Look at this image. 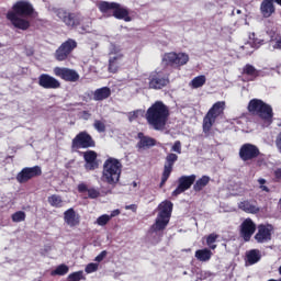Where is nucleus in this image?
<instances>
[{"instance_id": "15", "label": "nucleus", "mask_w": 281, "mask_h": 281, "mask_svg": "<svg viewBox=\"0 0 281 281\" xmlns=\"http://www.w3.org/2000/svg\"><path fill=\"white\" fill-rule=\"evenodd\" d=\"M239 157L241 161H251L260 157V149L254 144L246 143L239 149Z\"/></svg>"}, {"instance_id": "47", "label": "nucleus", "mask_w": 281, "mask_h": 281, "mask_svg": "<svg viewBox=\"0 0 281 281\" xmlns=\"http://www.w3.org/2000/svg\"><path fill=\"white\" fill-rule=\"evenodd\" d=\"M109 216H111V218H114V216H120V210L112 211Z\"/></svg>"}, {"instance_id": "26", "label": "nucleus", "mask_w": 281, "mask_h": 281, "mask_svg": "<svg viewBox=\"0 0 281 281\" xmlns=\"http://www.w3.org/2000/svg\"><path fill=\"white\" fill-rule=\"evenodd\" d=\"M238 207L247 214H258V212H260V207H258L256 204L251 203L248 200L239 202Z\"/></svg>"}, {"instance_id": "52", "label": "nucleus", "mask_w": 281, "mask_h": 281, "mask_svg": "<svg viewBox=\"0 0 281 281\" xmlns=\"http://www.w3.org/2000/svg\"><path fill=\"white\" fill-rule=\"evenodd\" d=\"M279 273H280V276H281V267L279 268Z\"/></svg>"}, {"instance_id": "34", "label": "nucleus", "mask_w": 281, "mask_h": 281, "mask_svg": "<svg viewBox=\"0 0 281 281\" xmlns=\"http://www.w3.org/2000/svg\"><path fill=\"white\" fill-rule=\"evenodd\" d=\"M249 43L246 44L245 49H247V47H249V45H251V47H254V49H258V47H260V45H262V40H258L256 38V33H251L249 35Z\"/></svg>"}, {"instance_id": "46", "label": "nucleus", "mask_w": 281, "mask_h": 281, "mask_svg": "<svg viewBox=\"0 0 281 281\" xmlns=\"http://www.w3.org/2000/svg\"><path fill=\"white\" fill-rule=\"evenodd\" d=\"M272 47H273V49H281V37L272 41Z\"/></svg>"}, {"instance_id": "11", "label": "nucleus", "mask_w": 281, "mask_h": 281, "mask_svg": "<svg viewBox=\"0 0 281 281\" xmlns=\"http://www.w3.org/2000/svg\"><path fill=\"white\" fill-rule=\"evenodd\" d=\"M76 47H78V43L72 38L64 42L55 52L56 60H58L59 63H61L63 60H67L69 54H71L76 49Z\"/></svg>"}, {"instance_id": "12", "label": "nucleus", "mask_w": 281, "mask_h": 281, "mask_svg": "<svg viewBox=\"0 0 281 281\" xmlns=\"http://www.w3.org/2000/svg\"><path fill=\"white\" fill-rule=\"evenodd\" d=\"M149 89H164V87H168L170 85V79L164 71H153L149 75Z\"/></svg>"}, {"instance_id": "21", "label": "nucleus", "mask_w": 281, "mask_h": 281, "mask_svg": "<svg viewBox=\"0 0 281 281\" xmlns=\"http://www.w3.org/2000/svg\"><path fill=\"white\" fill-rule=\"evenodd\" d=\"M38 85L43 89H60V81L47 74H42L38 77Z\"/></svg>"}, {"instance_id": "10", "label": "nucleus", "mask_w": 281, "mask_h": 281, "mask_svg": "<svg viewBox=\"0 0 281 281\" xmlns=\"http://www.w3.org/2000/svg\"><path fill=\"white\" fill-rule=\"evenodd\" d=\"M124 60V54H122V48L120 46L111 44L110 46V59H109V71L111 74H117V69Z\"/></svg>"}, {"instance_id": "35", "label": "nucleus", "mask_w": 281, "mask_h": 281, "mask_svg": "<svg viewBox=\"0 0 281 281\" xmlns=\"http://www.w3.org/2000/svg\"><path fill=\"white\" fill-rule=\"evenodd\" d=\"M25 217L26 215L23 211H18L11 216L13 223H23V221H25Z\"/></svg>"}, {"instance_id": "31", "label": "nucleus", "mask_w": 281, "mask_h": 281, "mask_svg": "<svg viewBox=\"0 0 281 281\" xmlns=\"http://www.w3.org/2000/svg\"><path fill=\"white\" fill-rule=\"evenodd\" d=\"M209 183H210V177L203 176L202 178L196 180V182L193 186V190L195 192H201V190H203L205 186H207Z\"/></svg>"}, {"instance_id": "41", "label": "nucleus", "mask_w": 281, "mask_h": 281, "mask_svg": "<svg viewBox=\"0 0 281 281\" xmlns=\"http://www.w3.org/2000/svg\"><path fill=\"white\" fill-rule=\"evenodd\" d=\"M82 278V271H77L68 276V281H81Z\"/></svg>"}, {"instance_id": "20", "label": "nucleus", "mask_w": 281, "mask_h": 281, "mask_svg": "<svg viewBox=\"0 0 281 281\" xmlns=\"http://www.w3.org/2000/svg\"><path fill=\"white\" fill-rule=\"evenodd\" d=\"M273 226L271 225H259L255 235V240L259 244L269 243L271 240Z\"/></svg>"}, {"instance_id": "43", "label": "nucleus", "mask_w": 281, "mask_h": 281, "mask_svg": "<svg viewBox=\"0 0 281 281\" xmlns=\"http://www.w3.org/2000/svg\"><path fill=\"white\" fill-rule=\"evenodd\" d=\"M171 150L172 153H178V155H181V140H176L171 147Z\"/></svg>"}, {"instance_id": "25", "label": "nucleus", "mask_w": 281, "mask_h": 281, "mask_svg": "<svg viewBox=\"0 0 281 281\" xmlns=\"http://www.w3.org/2000/svg\"><path fill=\"white\" fill-rule=\"evenodd\" d=\"M77 190L81 194L88 192V199H98V196H100V190L95 188H89L85 182L79 183Z\"/></svg>"}, {"instance_id": "33", "label": "nucleus", "mask_w": 281, "mask_h": 281, "mask_svg": "<svg viewBox=\"0 0 281 281\" xmlns=\"http://www.w3.org/2000/svg\"><path fill=\"white\" fill-rule=\"evenodd\" d=\"M69 273V266L61 263L50 272V276H67Z\"/></svg>"}, {"instance_id": "54", "label": "nucleus", "mask_w": 281, "mask_h": 281, "mask_svg": "<svg viewBox=\"0 0 281 281\" xmlns=\"http://www.w3.org/2000/svg\"><path fill=\"white\" fill-rule=\"evenodd\" d=\"M1 47H3V44H2V43H0V48H1Z\"/></svg>"}, {"instance_id": "22", "label": "nucleus", "mask_w": 281, "mask_h": 281, "mask_svg": "<svg viewBox=\"0 0 281 281\" xmlns=\"http://www.w3.org/2000/svg\"><path fill=\"white\" fill-rule=\"evenodd\" d=\"M64 222L68 227H77L80 225V215L74 209H68L64 212Z\"/></svg>"}, {"instance_id": "4", "label": "nucleus", "mask_w": 281, "mask_h": 281, "mask_svg": "<svg viewBox=\"0 0 281 281\" xmlns=\"http://www.w3.org/2000/svg\"><path fill=\"white\" fill-rule=\"evenodd\" d=\"M122 175V162L115 158H108L103 164V171L101 181L108 183L112 188H115L120 183V177Z\"/></svg>"}, {"instance_id": "49", "label": "nucleus", "mask_w": 281, "mask_h": 281, "mask_svg": "<svg viewBox=\"0 0 281 281\" xmlns=\"http://www.w3.org/2000/svg\"><path fill=\"white\" fill-rule=\"evenodd\" d=\"M207 276H210V273L204 272V276H203V272H202V274H201V280H203V279L207 278Z\"/></svg>"}, {"instance_id": "27", "label": "nucleus", "mask_w": 281, "mask_h": 281, "mask_svg": "<svg viewBox=\"0 0 281 281\" xmlns=\"http://www.w3.org/2000/svg\"><path fill=\"white\" fill-rule=\"evenodd\" d=\"M108 98H111V88L109 87L99 88L93 93V100L97 102L106 100Z\"/></svg>"}, {"instance_id": "29", "label": "nucleus", "mask_w": 281, "mask_h": 281, "mask_svg": "<svg viewBox=\"0 0 281 281\" xmlns=\"http://www.w3.org/2000/svg\"><path fill=\"white\" fill-rule=\"evenodd\" d=\"M195 258L200 262H209L212 259V250L204 248L195 251Z\"/></svg>"}, {"instance_id": "39", "label": "nucleus", "mask_w": 281, "mask_h": 281, "mask_svg": "<svg viewBox=\"0 0 281 281\" xmlns=\"http://www.w3.org/2000/svg\"><path fill=\"white\" fill-rule=\"evenodd\" d=\"M109 221H111V216L103 214L97 218L95 224L100 227H104V225H106Z\"/></svg>"}, {"instance_id": "30", "label": "nucleus", "mask_w": 281, "mask_h": 281, "mask_svg": "<svg viewBox=\"0 0 281 281\" xmlns=\"http://www.w3.org/2000/svg\"><path fill=\"white\" fill-rule=\"evenodd\" d=\"M205 82H207L205 75H200L190 81L189 87H191V89H201Z\"/></svg>"}, {"instance_id": "17", "label": "nucleus", "mask_w": 281, "mask_h": 281, "mask_svg": "<svg viewBox=\"0 0 281 281\" xmlns=\"http://www.w3.org/2000/svg\"><path fill=\"white\" fill-rule=\"evenodd\" d=\"M179 159V156L177 154H168L166 156L165 166H164V172L161 177L160 188H164L166 184V181L170 178V175L172 173V168L175 166V162Z\"/></svg>"}, {"instance_id": "28", "label": "nucleus", "mask_w": 281, "mask_h": 281, "mask_svg": "<svg viewBox=\"0 0 281 281\" xmlns=\"http://www.w3.org/2000/svg\"><path fill=\"white\" fill-rule=\"evenodd\" d=\"M260 258H262V255L258 249H251L246 254L248 265H256L257 262H260Z\"/></svg>"}, {"instance_id": "44", "label": "nucleus", "mask_w": 281, "mask_h": 281, "mask_svg": "<svg viewBox=\"0 0 281 281\" xmlns=\"http://www.w3.org/2000/svg\"><path fill=\"white\" fill-rule=\"evenodd\" d=\"M258 183L260 186V190H262L263 192H269V187L265 186L267 183V180L260 178L258 180Z\"/></svg>"}, {"instance_id": "53", "label": "nucleus", "mask_w": 281, "mask_h": 281, "mask_svg": "<svg viewBox=\"0 0 281 281\" xmlns=\"http://www.w3.org/2000/svg\"><path fill=\"white\" fill-rule=\"evenodd\" d=\"M237 14H240V10H237Z\"/></svg>"}, {"instance_id": "36", "label": "nucleus", "mask_w": 281, "mask_h": 281, "mask_svg": "<svg viewBox=\"0 0 281 281\" xmlns=\"http://www.w3.org/2000/svg\"><path fill=\"white\" fill-rule=\"evenodd\" d=\"M244 74H246L247 76H251V78H257L258 76V71L252 65H246L244 68Z\"/></svg>"}, {"instance_id": "51", "label": "nucleus", "mask_w": 281, "mask_h": 281, "mask_svg": "<svg viewBox=\"0 0 281 281\" xmlns=\"http://www.w3.org/2000/svg\"><path fill=\"white\" fill-rule=\"evenodd\" d=\"M105 194H111V190H109L108 192H105Z\"/></svg>"}, {"instance_id": "18", "label": "nucleus", "mask_w": 281, "mask_h": 281, "mask_svg": "<svg viewBox=\"0 0 281 281\" xmlns=\"http://www.w3.org/2000/svg\"><path fill=\"white\" fill-rule=\"evenodd\" d=\"M196 181V176L191 175V176H181L178 179V187L177 189L172 192V196H179V194H183L186 190H190L192 188V184Z\"/></svg>"}, {"instance_id": "24", "label": "nucleus", "mask_w": 281, "mask_h": 281, "mask_svg": "<svg viewBox=\"0 0 281 281\" xmlns=\"http://www.w3.org/2000/svg\"><path fill=\"white\" fill-rule=\"evenodd\" d=\"M83 159L86 161V170H95L98 168V154L93 150L83 153Z\"/></svg>"}, {"instance_id": "1", "label": "nucleus", "mask_w": 281, "mask_h": 281, "mask_svg": "<svg viewBox=\"0 0 281 281\" xmlns=\"http://www.w3.org/2000/svg\"><path fill=\"white\" fill-rule=\"evenodd\" d=\"M48 12H52L56 21L64 23L66 27H79L82 32L91 30V19L85 18L80 13L69 12L63 8L48 7Z\"/></svg>"}, {"instance_id": "7", "label": "nucleus", "mask_w": 281, "mask_h": 281, "mask_svg": "<svg viewBox=\"0 0 281 281\" xmlns=\"http://www.w3.org/2000/svg\"><path fill=\"white\" fill-rule=\"evenodd\" d=\"M98 8L102 14H109L111 10H113V16L115 19H123V21H131V16H128V9L122 7V4L117 2H106L101 1L98 4Z\"/></svg>"}, {"instance_id": "3", "label": "nucleus", "mask_w": 281, "mask_h": 281, "mask_svg": "<svg viewBox=\"0 0 281 281\" xmlns=\"http://www.w3.org/2000/svg\"><path fill=\"white\" fill-rule=\"evenodd\" d=\"M34 13V7L27 1H18L13 5V11L7 13V19L15 26L18 30H29L30 21L25 20V16H32ZM23 16V18H22Z\"/></svg>"}, {"instance_id": "38", "label": "nucleus", "mask_w": 281, "mask_h": 281, "mask_svg": "<svg viewBox=\"0 0 281 281\" xmlns=\"http://www.w3.org/2000/svg\"><path fill=\"white\" fill-rule=\"evenodd\" d=\"M139 115H144V110H135L127 113V117L130 122H135Z\"/></svg>"}, {"instance_id": "23", "label": "nucleus", "mask_w": 281, "mask_h": 281, "mask_svg": "<svg viewBox=\"0 0 281 281\" xmlns=\"http://www.w3.org/2000/svg\"><path fill=\"white\" fill-rule=\"evenodd\" d=\"M138 143L136 148L139 150H146V148H153V146H157V140L150 136L144 135V133H138Z\"/></svg>"}, {"instance_id": "40", "label": "nucleus", "mask_w": 281, "mask_h": 281, "mask_svg": "<svg viewBox=\"0 0 281 281\" xmlns=\"http://www.w3.org/2000/svg\"><path fill=\"white\" fill-rule=\"evenodd\" d=\"M93 127L95 128V131H98V133H104V131H106V125L100 120L94 121Z\"/></svg>"}, {"instance_id": "14", "label": "nucleus", "mask_w": 281, "mask_h": 281, "mask_svg": "<svg viewBox=\"0 0 281 281\" xmlns=\"http://www.w3.org/2000/svg\"><path fill=\"white\" fill-rule=\"evenodd\" d=\"M42 175L43 170L38 166L25 167L18 173L16 181L18 183H27L30 179H34V177H41Z\"/></svg>"}, {"instance_id": "8", "label": "nucleus", "mask_w": 281, "mask_h": 281, "mask_svg": "<svg viewBox=\"0 0 281 281\" xmlns=\"http://www.w3.org/2000/svg\"><path fill=\"white\" fill-rule=\"evenodd\" d=\"M225 111V101H218L213 104L203 119V133L207 134L212 131L216 117H218Z\"/></svg>"}, {"instance_id": "50", "label": "nucleus", "mask_w": 281, "mask_h": 281, "mask_svg": "<svg viewBox=\"0 0 281 281\" xmlns=\"http://www.w3.org/2000/svg\"><path fill=\"white\" fill-rule=\"evenodd\" d=\"M126 210H135V205H127L125 206Z\"/></svg>"}, {"instance_id": "45", "label": "nucleus", "mask_w": 281, "mask_h": 281, "mask_svg": "<svg viewBox=\"0 0 281 281\" xmlns=\"http://www.w3.org/2000/svg\"><path fill=\"white\" fill-rule=\"evenodd\" d=\"M106 250H103V251H101V254L100 255H98L97 257H95V262H102V260H104V258H106Z\"/></svg>"}, {"instance_id": "19", "label": "nucleus", "mask_w": 281, "mask_h": 281, "mask_svg": "<svg viewBox=\"0 0 281 281\" xmlns=\"http://www.w3.org/2000/svg\"><path fill=\"white\" fill-rule=\"evenodd\" d=\"M239 227H240L239 229L240 237L245 240V243H249L254 234H256V223H254L251 218H246L240 224Z\"/></svg>"}, {"instance_id": "48", "label": "nucleus", "mask_w": 281, "mask_h": 281, "mask_svg": "<svg viewBox=\"0 0 281 281\" xmlns=\"http://www.w3.org/2000/svg\"><path fill=\"white\" fill-rule=\"evenodd\" d=\"M274 177H277V179H281V168L274 171Z\"/></svg>"}, {"instance_id": "32", "label": "nucleus", "mask_w": 281, "mask_h": 281, "mask_svg": "<svg viewBox=\"0 0 281 281\" xmlns=\"http://www.w3.org/2000/svg\"><path fill=\"white\" fill-rule=\"evenodd\" d=\"M47 201L52 207H63L64 205L63 196L58 194L48 196Z\"/></svg>"}, {"instance_id": "2", "label": "nucleus", "mask_w": 281, "mask_h": 281, "mask_svg": "<svg viewBox=\"0 0 281 281\" xmlns=\"http://www.w3.org/2000/svg\"><path fill=\"white\" fill-rule=\"evenodd\" d=\"M169 117L170 109L161 101H156L145 113V120L154 131H164L166 124H168Z\"/></svg>"}, {"instance_id": "9", "label": "nucleus", "mask_w": 281, "mask_h": 281, "mask_svg": "<svg viewBox=\"0 0 281 281\" xmlns=\"http://www.w3.org/2000/svg\"><path fill=\"white\" fill-rule=\"evenodd\" d=\"M190 61V56L186 53H166L162 56L164 65H169L170 67H183Z\"/></svg>"}, {"instance_id": "5", "label": "nucleus", "mask_w": 281, "mask_h": 281, "mask_svg": "<svg viewBox=\"0 0 281 281\" xmlns=\"http://www.w3.org/2000/svg\"><path fill=\"white\" fill-rule=\"evenodd\" d=\"M159 213L156 217L155 223L151 225V232H164L170 223V216H172V202L166 200L158 206Z\"/></svg>"}, {"instance_id": "6", "label": "nucleus", "mask_w": 281, "mask_h": 281, "mask_svg": "<svg viewBox=\"0 0 281 281\" xmlns=\"http://www.w3.org/2000/svg\"><path fill=\"white\" fill-rule=\"evenodd\" d=\"M248 111L249 113H252V115H258L259 117H261V120H265L269 123H271V120L273 117V109H271V105L265 103L260 99L250 100L248 104Z\"/></svg>"}, {"instance_id": "42", "label": "nucleus", "mask_w": 281, "mask_h": 281, "mask_svg": "<svg viewBox=\"0 0 281 281\" xmlns=\"http://www.w3.org/2000/svg\"><path fill=\"white\" fill-rule=\"evenodd\" d=\"M98 267H100L98 263L92 262L86 267L85 271L86 273H95V271H98Z\"/></svg>"}, {"instance_id": "16", "label": "nucleus", "mask_w": 281, "mask_h": 281, "mask_svg": "<svg viewBox=\"0 0 281 281\" xmlns=\"http://www.w3.org/2000/svg\"><path fill=\"white\" fill-rule=\"evenodd\" d=\"M53 72L57 78H61L66 82H78L80 80V75L78 71L70 68L55 67Z\"/></svg>"}, {"instance_id": "37", "label": "nucleus", "mask_w": 281, "mask_h": 281, "mask_svg": "<svg viewBox=\"0 0 281 281\" xmlns=\"http://www.w3.org/2000/svg\"><path fill=\"white\" fill-rule=\"evenodd\" d=\"M216 238H218V235L216 234H211L206 238V245L210 247V249H216Z\"/></svg>"}, {"instance_id": "13", "label": "nucleus", "mask_w": 281, "mask_h": 281, "mask_svg": "<svg viewBox=\"0 0 281 281\" xmlns=\"http://www.w3.org/2000/svg\"><path fill=\"white\" fill-rule=\"evenodd\" d=\"M71 148L77 150L80 148H95V140H93V137L89 133L80 132L72 139Z\"/></svg>"}]
</instances>
